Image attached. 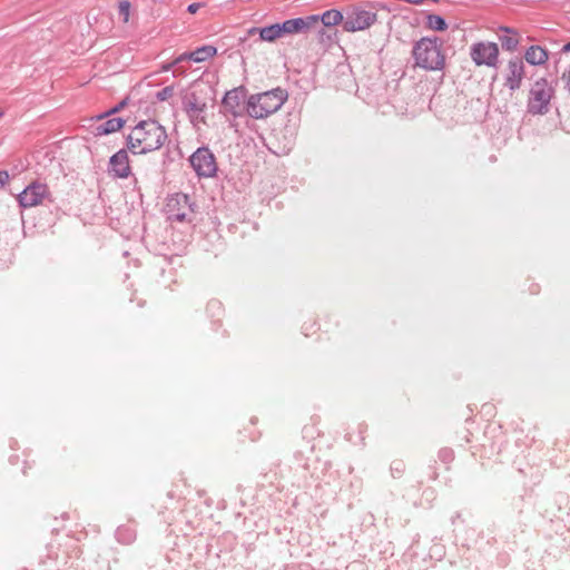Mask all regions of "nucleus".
I'll return each mask as SVG.
<instances>
[{
  "label": "nucleus",
  "mask_w": 570,
  "mask_h": 570,
  "mask_svg": "<svg viewBox=\"0 0 570 570\" xmlns=\"http://www.w3.org/2000/svg\"><path fill=\"white\" fill-rule=\"evenodd\" d=\"M507 442V435L500 429H487L483 434V442L480 444V459L491 460L500 455Z\"/></svg>",
  "instance_id": "10"
},
{
  "label": "nucleus",
  "mask_w": 570,
  "mask_h": 570,
  "mask_svg": "<svg viewBox=\"0 0 570 570\" xmlns=\"http://www.w3.org/2000/svg\"><path fill=\"white\" fill-rule=\"evenodd\" d=\"M561 79L564 82V89L570 94V65L569 68L562 73Z\"/></svg>",
  "instance_id": "34"
},
{
  "label": "nucleus",
  "mask_w": 570,
  "mask_h": 570,
  "mask_svg": "<svg viewBox=\"0 0 570 570\" xmlns=\"http://www.w3.org/2000/svg\"><path fill=\"white\" fill-rule=\"evenodd\" d=\"M197 208L196 202L191 200V197L184 193L169 195L165 204L167 219L171 223L191 224L196 218Z\"/></svg>",
  "instance_id": "6"
},
{
  "label": "nucleus",
  "mask_w": 570,
  "mask_h": 570,
  "mask_svg": "<svg viewBox=\"0 0 570 570\" xmlns=\"http://www.w3.org/2000/svg\"><path fill=\"white\" fill-rule=\"evenodd\" d=\"M277 23H273L269 26L262 27L259 30V40L266 42H274L279 39Z\"/></svg>",
  "instance_id": "23"
},
{
  "label": "nucleus",
  "mask_w": 570,
  "mask_h": 570,
  "mask_svg": "<svg viewBox=\"0 0 570 570\" xmlns=\"http://www.w3.org/2000/svg\"><path fill=\"white\" fill-rule=\"evenodd\" d=\"M128 100H129L128 97L124 98L121 101H119L112 108H110L107 111H105V112L94 117V119H96L97 121H100V120H104V119H106V118H108V117H110L112 115H116V114L120 112L128 105Z\"/></svg>",
  "instance_id": "25"
},
{
  "label": "nucleus",
  "mask_w": 570,
  "mask_h": 570,
  "mask_svg": "<svg viewBox=\"0 0 570 570\" xmlns=\"http://www.w3.org/2000/svg\"><path fill=\"white\" fill-rule=\"evenodd\" d=\"M296 136L297 125L292 119H288L283 127L272 130L268 149L277 156L288 155L295 146Z\"/></svg>",
  "instance_id": "7"
},
{
  "label": "nucleus",
  "mask_w": 570,
  "mask_h": 570,
  "mask_svg": "<svg viewBox=\"0 0 570 570\" xmlns=\"http://www.w3.org/2000/svg\"><path fill=\"white\" fill-rule=\"evenodd\" d=\"M316 22L317 19L315 17H298L276 23L279 37L283 38L291 35L307 33Z\"/></svg>",
  "instance_id": "14"
},
{
  "label": "nucleus",
  "mask_w": 570,
  "mask_h": 570,
  "mask_svg": "<svg viewBox=\"0 0 570 570\" xmlns=\"http://www.w3.org/2000/svg\"><path fill=\"white\" fill-rule=\"evenodd\" d=\"M425 27L433 31H445L449 26L443 17L429 13L426 14Z\"/></svg>",
  "instance_id": "22"
},
{
  "label": "nucleus",
  "mask_w": 570,
  "mask_h": 570,
  "mask_svg": "<svg viewBox=\"0 0 570 570\" xmlns=\"http://www.w3.org/2000/svg\"><path fill=\"white\" fill-rule=\"evenodd\" d=\"M338 325H340V322L335 317L328 315L325 318V323H324L325 330L323 331V333L328 334L331 332V330L338 327Z\"/></svg>",
  "instance_id": "31"
},
{
  "label": "nucleus",
  "mask_w": 570,
  "mask_h": 570,
  "mask_svg": "<svg viewBox=\"0 0 570 570\" xmlns=\"http://www.w3.org/2000/svg\"><path fill=\"white\" fill-rule=\"evenodd\" d=\"M168 140L164 126L155 119L139 121L126 137V147L132 155H144L160 149Z\"/></svg>",
  "instance_id": "1"
},
{
  "label": "nucleus",
  "mask_w": 570,
  "mask_h": 570,
  "mask_svg": "<svg viewBox=\"0 0 570 570\" xmlns=\"http://www.w3.org/2000/svg\"><path fill=\"white\" fill-rule=\"evenodd\" d=\"M411 56L413 67L425 71H443L446 67L444 41L438 37H422L413 42Z\"/></svg>",
  "instance_id": "2"
},
{
  "label": "nucleus",
  "mask_w": 570,
  "mask_h": 570,
  "mask_svg": "<svg viewBox=\"0 0 570 570\" xmlns=\"http://www.w3.org/2000/svg\"><path fill=\"white\" fill-rule=\"evenodd\" d=\"M556 89L546 77L537 79L530 90L527 100V111L530 115H547L551 108V100L554 98Z\"/></svg>",
  "instance_id": "5"
},
{
  "label": "nucleus",
  "mask_w": 570,
  "mask_h": 570,
  "mask_svg": "<svg viewBox=\"0 0 570 570\" xmlns=\"http://www.w3.org/2000/svg\"><path fill=\"white\" fill-rule=\"evenodd\" d=\"M128 148H121L115 153L108 164V171L116 178H128L131 175Z\"/></svg>",
  "instance_id": "16"
},
{
  "label": "nucleus",
  "mask_w": 570,
  "mask_h": 570,
  "mask_svg": "<svg viewBox=\"0 0 570 570\" xmlns=\"http://www.w3.org/2000/svg\"><path fill=\"white\" fill-rule=\"evenodd\" d=\"M324 38H327L328 40H331V36H328V35H326V33H325V35H323V40H321V39H320V41H321V42H324Z\"/></svg>",
  "instance_id": "44"
},
{
  "label": "nucleus",
  "mask_w": 570,
  "mask_h": 570,
  "mask_svg": "<svg viewBox=\"0 0 570 570\" xmlns=\"http://www.w3.org/2000/svg\"><path fill=\"white\" fill-rule=\"evenodd\" d=\"M246 95L245 86L226 91L220 102V112L226 117L232 116L234 119L244 116V112H246V104L244 105Z\"/></svg>",
  "instance_id": "9"
},
{
  "label": "nucleus",
  "mask_w": 570,
  "mask_h": 570,
  "mask_svg": "<svg viewBox=\"0 0 570 570\" xmlns=\"http://www.w3.org/2000/svg\"><path fill=\"white\" fill-rule=\"evenodd\" d=\"M203 6V3H199V2H194V3H190L188 7H187V12L194 14L197 12V10Z\"/></svg>",
  "instance_id": "37"
},
{
  "label": "nucleus",
  "mask_w": 570,
  "mask_h": 570,
  "mask_svg": "<svg viewBox=\"0 0 570 570\" xmlns=\"http://www.w3.org/2000/svg\"><path fill=\"white\" fill-rule=\"evenodd\" d=\"M126 124V120L121 117L109 118L95 126L92 134L95 136H106L119 131Z\"/></svg>",
  "instance_id": "19"
},
{
  "label": "nucleus",
  "mask_w": 570,
  "mask_h": 570,
  "mask_svg": "<svg viewBox=\"0 0 570 570\" xmlns=\"http://www.w3.org/2000/svg\"><path fill=\"white\" fill-rule=\"evenodd\" d=\"M188 161L198 178H214L217 176V159L208 146L198 147L189 156Z\"/></svg>",
  "instance_id": "8"
},
{
  "label": "nucleus",
  "mask_w": 570,
  "mask_h": 570,
  "mask_svg": "<svg viewBox=\"0 0 570 570\" xmlns=\"http://www.w3.org/2000/svg\"><path fill=\"white\" fill-rule=\"evenodd\" d=\"M174 67H177L176 70L174 71V76H179V75H183L185 72L184 70H180V68L175 63V60L169 62V63L164 65L161 69L164 71H168V70H170Z\"/></svg>",
  "instance_id": "33"
},
{
  "label": "nucleus",
  "mask_w": 570,
  "mask_h": 570,
  "mask_svg": "<svg viewBox=\"0 0 570 570\" xmlns=\"http://www.w3.org/2000/svg\"><path fill=\"white\" fill-rule=\"evenodd\" d=\"M309 17H315L317 22L313 24L312 30H316L318 35V39L323 40V35H325V27H334L338 23L343 24L345 20L342 12L335 9H331L325 11L323 14H311Z\"/></svg>",
  "instance_id": "17"
},
{
  "label": "nucleus",
  "mask_w": 570,
  "mask_h": 570,
  "mask_svg": "<svg viewBox=\"0 0 570 570\" xmlns=\"http://www.w3.org/2000/svg\"><path fill=\"white\" fill-rule=\"evenodd\" d=\"M259 438H261V432H256V433H254V434H250V440H252V441H256V440H257V439H259Z\"/></svg>",
  "instance_id": "42"
},
{
  "label": "nucleus",
  "mask_w": 570,
  "mask_h": 570,
  "mask_svg": "<svg viewBox=\"0 0 570 570\" xmlns=\"http://www.w3.org/2000/svg\"><path fill=\"white\" fill-rule=\"evenodd\" d=\"M287 98V90L281 87L250 95L246 100V114L254 119H264L281 109Z\"/></svg>",
  "instance_id": "4"
},
{
  "label": "nucleus",
  "mask_w": 570,
  "mask_h": 570,
  "mask_svg": "<svg viewBox=\"0 0 570 570\" xmlns=\"http://www.w3.org/2000/svg\"><path fill=\"white\" fill-rule=\"evenodd\" d=\"M257 423V417H252L250 419V424L255 425Z\"/></svg>",
  "instance_id": "43"
},
{
  "label": "nucleus",
  "mask_w": 570,
  "mask_h": 570,
  "mask_svg": "<svg viewBox=\"0 0 570 570\" xmlns=\"http://www.w3.org/2000/svg\"><path fill=\"white\" fill-rule=\"evenodd\" d=\"M183 55L185 56L186 61L193 60V61L197 62V59L195 58V52L194 51L184 52Z\"/></svg>",
  "instance_id": "38"
},
{
  "label": "nucleus",
  "mask_w": 570,
  "mask_h": 570,
  "mask_svg": "<svg viewBox=\"0 0 570 570\" xmlns=\"http://www.w3.org/2000/svg\"><path fill=\"white\" fill-rule=\"evenodd\" d=\"M197 62L206 61L217 55V48L214 46H203L194 50Z\"/></svg>",
  "instance_id": "24"
},
{
  "label": "nucleus",
  "mask_w": 570,
  "mask_h": 570,
  "mask_svg": "<svg viewBox=\"0 0 570 570\" xmlns=\"http://www.w3.org/2000/svg\"><path fill=\"white\" fill-rule=\"evenodd\" d=\"M438 458L443 463L449 464L454 460V451L450 448H443L439 451Z\"/></svg>",
  "instance_id": "28"
},
{
  "label": "nucleus",
  "mask_w": 570,
  "mask_h": 570,
  "mask_svg": "<svg viewBox=\"0 0 570 570\" xmlns=\"http://www.w3.org/2000/svg\"><path fill=\"white\" fill-rule=\"evenodd\" d=\"M117 537L120 542H130L134 538V533L127 528H118Z\"/></svg>",
  "instance_id": "30"
},
{
  "label": "nucleus",
  "mask_w": 570,
  "mask_h": 570,
  "mask_svg": "<svg viewBox=\"0 0 570 570\" xmlns=\"http://www.w3.org/2000/svg\"><path fill=\"white\" fill-rule=\"evenodd\" d=\"M129 11H130V2L127 0L121 1L119 3V14L124 17L125 22L128 21Z\"/></svg>",
  "instance_id": "32"
},
{
  "label": "nucleus",
  "mask_w": 570,
  "mask_h": 570,
  "mask_svg": "<svg viewBox=\"0 0 570 570\" xmlns=\"http://www.w3.org/2000/svg\"><path fill=\"white\" fill-rule=\"evenodd\" d=\"M499 30L504 32V35L499 36L502 49L509 52L515 51L520 42L518 30L505 26H501Z\"/></svg>",
  "instance_id": "18"
},
{
  "label": "nucleus",
  "mask_w": 570,
  "mask_h": 570,
  "mask_svg": "<svg viewBox=\"0 0 570 570\" xmlns=\"http://www.w3.org/2000/svg\"><path fill=\"white\" fill-rule=\"evenodd\" d=\"M405 463L403 460H394L391 463V473L393 478H401L405 472Z\"/></svg>",
  "instance_id": "27"
},
{
  "label": "nucleus",
  "mask_w": 570,
  "mask_h": 570,
  "mask_svg": "<svg viewBox=\"0 0 570 570\" xmlns=\"http://www.w3.org/2000/svg\"><path fill=\"white\" fill-rule=\"evenodd\" d=\"M206 313L216 328L222 326V316L224 314V306L218 299H210L206 305Z\"/></svg>",
  "instance_id": "21"
},
{
  "label": "nucleus",
  "mask_w": 570,
  "mask_h": 570,
  "mask_svg": "<svg viewBox=\"0 0 570 570\" xmlns=\"http://www.w3.org/2000/svg\"><path fill=\"white\" fill-rule=\"evenodd\" d=\"M470 56L476 66L497 67L499 62V47L495 42H475L470 48Z\"/></svg>",
  "instance_id": "12"
},
{
  "label": "nucleus",
  "mask_w": 570,
  "mask_h": 570,
  "mask_svg": "<svg viewBox=\"0 0 570 570\" xmlns=\"http://www.w3.org/2000/svg\"><path fill=\"white\" fill-rule=\"evenodd\" d=\"M215 94L216 90L208 82L196 81L191 90L183 97V109L193 124H206V117L203 114L207 110L208 102L215 101Z\"/></svg>",
  "instance_id": "3"
},
{
  "label": "nucleus",
  "mask_w": 570,
  "mask_h": 570,
  "mask_svg": "<svg viewBox=\"0 0 570 570\" xmlns=\"http://www.w3.org/2000/svg\"><path fill=\"white\" fill-rule=\"evenodd\" d=\"M560 52H562V53H568V52H570V41H569V42H567V43H564V45L562 46V48H561Z\"/></svg>",
  "instance_id": "41"
},
{
  "label": "nucleus",
  "mask_w": 570,
  "mask_h": 570,
  "mask_svg": "<svg viewBox=\"0 0 570 570\" xmlns=\"http://www.w3.org/2000/svg\"><path fill=\"white\" fill-rule=\"evenodd\" d=\"M259 30H262V28H259V27H253V28L248 29L247 35H248V36H255V35H257V33L259 35Z\"/></svg>",
  "instance_id": "39"
},
{
  "label": "nucleus",
  "mask_w": 570,
  "mask_h": 570,
  "mask_svg": "<svg viewBox=\"0 0 570 570\" xmlns=\"http://www.w3.org/2000/svg\"><path fill=\"white\" fill-rule=\"evenodd\" d=\"M376 12L354 7L346 13L343 30L347 32L365 30L376 21Z\"/></svg>",
  "instance_id": "11"
},
{
  "label": "nucleus",
  "mask_w": 570,
  "mask_h": 570,
  "mask_svg": "<svg viewBox=\"0 0 570 570\" xmlns=\"http://www.w3.org/2000/svg\"><path fill=\"white\" fill-rule=\"evenodd\" d=\"M321 330L320 324L314 318L306 320L302 325V333L308 337Z\"/></svg>",
  "instance_id": "26"
},
{
  "label": "nucleus",
  "mask_w": 570,
  "mask_h": 570,
  "mask_svg": "<svg viewBox=\"0 0 570 570\" xmlns=\"http://www.w3.org/2000/svg\"><path fill=\"white\" fill-rule=\"evenodd\" d=\"M524 76L523 59L515 56L508 61L504 86L514 92L521 88Z\"/></svg>",
  "instance_id": "15"
},
{
  "label": "nucleus",
  "mask_w": 570,
  "mask_h": 570,
  "mask_svg": "<svg viewBox=\"0 0 570 570\" xmlns=\"http://www.w3.org/2000/svg\"><path fill=\"white\" fill-rule=\"evenodd\" d=\"M3 114H4L3 110L0 108V117H2Z\"/></svg>",
  "instance_id": "45"
},
{
  "label": "nucleus",
  "mask_w": 570,
  "mask_h": 570,
  "mask_svg": "<svg viewBox=\"0 0 570 570\" xmlns=\"http://www.w3.org/2000/svg\"><path fill=\"white\" fill-rule=\"evenodd\" d=\"M186 61V58L185 56L181 53L180 56H178L176 59H175V63L179 67L180 63L185 62Z\"/></svg>",
  "instance_id": "40"
},
{
  "label": "nucleus",
  "mask_w": 570,
  "mask_h": 570,
  "mask_svg": "<svg viewBox=\"0 0 570 570\" xmlns=\"http://www.w3.org/2000/svg\"><path fill=\"white\" fill-rule=\"evenodd\" d=\"M10 176L7 170H0V188H4L9 183Z\"/></svg>",
  "instance_id": "35"
},
{
  "label": "nucleus",
  "mask_w": 570,
  "mask_h": 570,
  "mask_svg": "<svg viewBox=\"0 0 570 570\" xmlns=\"http://www.w3.org/2000/svg\"><path fill=\"white\" fill-rule=\"evenodd\" d=\"M523 58L531 66H542L548 61L549 52L539 45H532L525 50Z\"/></svg>",
  "instance_id": "20"
},
{
  "label": "nucleus",
  "mask_w": 570,
  "mask_h": 570,
  "mask_svg": "<svg viewBox=\"0 0 570 570\" xmlns=\"http://www.w3.org/2000/svg\"><path fill=\"white\" fill-rule=\"evenodd\" d=\"M48 195L49 188L46 184L33 181L18 195V203L23 208L33 207L41 204Z\"/></svg>",
  "instance_id": "13"
},
{
  "label": "nucleus",
  "mask_w": 570,
  "mask_h": 570,
  "mask_svg": "<svg viewBox=\"0 0 570 570\" xmlns=\"http://www.w3.org/2000/svg\"><path fill=\"white\" fill-rule=\"evenodd\" d=\"M528 292L531 295H538L540 293V285L538 283L531 282L528 285Z\"/></svg>",
  "instance_id": "36"
},
{
  "label": "nucleus",
  "mask_w": 570,
  "mask_h": 570,
  "mask_svg": "<svg viewBox=\"0 0 570 570\" xmlns=\"http://www.w3.org/2000/svg\"><path fill=\"white\" fill-rule=\"evenodd\" d=\"M174 95H175L174 86H167L156 94V98L158 101H166V100L170 99Z\"/></svg>",
  "instance_id": "29"
}]
</instances>
